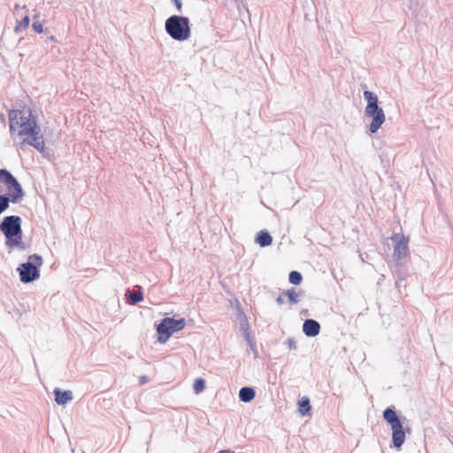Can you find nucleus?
<instances>
[{"label":"nucleus","instance_id":"1","mask_svg":"<svg viewBox=\"0 0 453 453\" xmlns=\"http://www.w3.org/2000/svg\"><path fill=\"white\" fill-rule=\"evenodd\" d=\"M8 117L12 138L21 139L20 148L27 144L42 153L45 149L43 134L31 109L23 107L21 110H11Z\"/></svg>","mask_w":453,"mask_h":453},{"label":"nucleus","instance_id":"2","mask_svg":"<svg viewBox=\"0 0 453 453\" xmlns=\"http://www.w3.org/2000/svg\"><path fill=\"white\" fill-rule=\"evenodd\" d=\"M0 231L4 235L5 245L9 249L17 248L20 250H25V244L22 242L21 218L19 216H6L0 223Z\"/></svg>","mask_w":453,"mask_h":453},{"label":"nucleus","instance_id":"3","mask_svg":"<svg viewBox=\"0 0 453 453\" xmlns=\"http://www.w3.org/2000/svg\"><path fill=\"white\" fill-rule=\"evenodd\" d=\"M364 97L367 102L365 108V117L372 119L369 131L375 134L386 120V115L382 108L379 106V98L372 91H364Z\"/></svg>","mask_w":453,"mask_h":453},{"label":"nucleus","instance_id":"4","mask_svg":"<svg viewBox=\"0 0 453 453\" xmlns=\"http://www.w3.org/2000/svg\"><path fill=\"white\" fill-rule=\"evenodd\" d=\"M166 33L176 41H185L190 37L189 19L184 16L173 15L165 20Z\"/></svg>","mask_w":453,"mask_h":453},{"label":"nucleus","instance_id":"5","mask_svg":"<svg viewBox=\"0 0 453 453\" xmlns=\"http://www.w3.org/2000/svg\"><path fill=\"white\" fill-rule=\"evenodd\" d=\"M383 418L391 426L393 446L400 449L405 441V433L399 417L393 407H388L383 411Z\"/></svg>","mask_w":453,"mask_h":453},{"label":"nucleus","instance_id":"6","mask_svg":"<svg viewBox=\"0 0 453 453\" xmlns=\"http://www.w3.org/2000/svg\"><path fill=\"white\" fill-rule=\"evenodd\" d=\"M42 265V257L37 254L28 257L26 263H22L18 267L20 281L23 283H30L40 277L39 268Z\"/></svg>","mask_w":453,"mask_h":453},{"label":"nucleus","instance_id":"7","mask_svg":"<svg viewBox=\"0 0 453 453\" xmlns=\"http://www.w3.org/2000/svg\"><path fill=\"white\" fill-rule=\"evenodd\" d=\"M185 326V319L164 318L157 326V341L165 343L173 333L182 330Z\"/></svg>","mask_w":453,"mask_h":453},{"label":"nucleus","instance_id":"8","mask_svg":"<svg viewBox=\"0 0 453 453\" xmlns=\"http://www.w3.org/2000/svg\"><path fill=\"white\" fill-rule=\"evenodd\" d=\"M394 243L393 260L397 266H403L409 258V238L403 234H394L391 236Z\"/></svg>","mask_w":453,"mask_h":453},{"label":"nucleus","instance_id":"9","mask_svg":"<svg viewBox=\"0 0 453 453\" xmlns=\"http://www.w3.org/2000/svg\"><path fill=\"white\" fill-rule=\"evenodd\" d=\"M5 185L7 186L10 193V202L16 203L22 199L25 195L24 191L17 179L12 174L7 176Z\"/></svg>","mask_w":453,"mask_h":453},{"label":"nucleus","instance_id":"10","mask_svg":"<svg viewBox=\"0 0 453 453\" xmlns=\"http://www.w3.org/2000/svg\"><path fill=\"white\" fill-rule=\"evenodd\" d=\"M303 331L306 336L314 337L319 334L320 325L318 321L309 319L303 322Z\"/></svg>","mask_w":453,"mask_h":453},{"label":"nucleus","instance_id":"11","mask_svg":"<svg viewBox=\"0 0 453 453\" xmlns=\"http://www.w3.org/2000/svg\"><path fill=\"white\" fill-rule=\"evenodd\" d=\"M240 326L241 330L243 332V336L247 341L248 344L250 345L251 350L255 353V355H257L256 344L254 342L253 338L250 335V327L245 315H243L242 319L240 321Z\"/></svg>","mask_w":453,"mask_h":453},{"label":"nucleus","instance_id":"12","mask_svg":"<svg viewBox=\"0 0 453 453\" xmlns=\"http://www.w3.org/2000/svg\"><path fill=\"white\" fill-rule=\"evenodd\" d=\"M55 401L58 405H65L73 399V393L70 390L62 391L57 388L53 391Z\"/></svg>","mask_w":453,"mask_h":453},{"label":"nucleus","instance_id":"13","mask_svg":"<svg viewBox=\"0 0 453 453\" xmlns=\"http://www.w3.org/2000/svg\"><path fill=\"white\" fill-rule=\"evenodd\" d=\"M256 392L252 388L243 387L239 391V398L244 403H249L255 398Z\"/></svg>","mask_w":453,"mask_h":453},{"label":"nucleus","instance_id":"14","mask_svg":"<svg viewBox=\"0 0 453 453\" xmlns=\"http://www.w3.org/2000/svg\"><path fill=\"white\" fill-rule=\"evenodd\" d=\"M256 242L261 246V247H266L272 244L273 238L270 235V234L266 231H260L257 237Z\"/></svg>","mask_w":453,"mask_h":453},{"label":"nucleus","instance_id":"15","mask_svg":"<svg viewBox=\"0 0 453 453\" xmlns=\"http://www.w3.org/2000/svg\"><path fill=\"white\" fill-rule=\"evenodd\" d=\"M299 411L302 416L308 415L311 411L310 400L307 397H303L301 401L298 402Z\"/></svg>","mask_w":453,"mask_h":453},{"label":"nucleus","instance_id":"16","mask_svg":"<svg viewBox=\"0 0 453 453\" xmlns=\"http://www.w3.org/2000/svg\"><path fill=\"white\" fill-rule=\"evenodd\" d=\"M143 298V295L140 291H128V302L130 304H136Z\"/></svg>","mask_w":453,"mask_h":453},{"label":"nucleus","instance_id":"17","mask_svg":"<svg viewBox=\"0 0 453 453\" xmlns=\"http://www.w3.org/2000/svg\"><path fill=\"white\" fill-rule=\"evenodd\" d=\"M283 295H286L288 298V301L291 304H296L300 302L299 295L296 293L295 288L288 289L283 292Z\"/></svg>","mask_w":453,"mask_h":453},{"label":"nucleus","instance_id":"18","mask_svg":"<svg viewBox=\"0 0 453 453\" xmlns=\"http://www.w3.org/2000/svg\"><path fill=\"white\" fill-rule=\"evenodd\" d=\"M303 276L302 274L297 271H292L289 273L288 280L290 283L294 285H299L302 282Z\"/></svg>","mask_w":453,"mask_h":453},{"label":"nucleus","instance_id":"19","mask_svg":"<svg viewBox=\"0 0 453 453\" xmlns=\"http://www.w3.org/2000/svg\"><path fill=\"white\" fill-rule=\"evenodd\" d=\"M30 23V19L28 16H25L20 21H19L18 25L15 27V33H19L22 29H26L28 27Z\"/></svg>","mask_w":453,"mask_h":453},{"label":"nucleus","instance_id":"20","mask_svg":"<svg viewBox=\"0 0 453 453\" xmlns=\"http://www.w3.org/2000/svg\"><path fill=\"white\" fill-rule=\"evenodd\" d=\"M193 388L196 394L203 392L205 388V380L202 378L196 379Z\"/></svg>","mask_w":453,"mask_h":453},{"label":"nucleus","instance_id":"21","mask_svg":"<svg viewBox=\"0 0 453 453\" xmlns=\"http://www.w3.org/2000/svg\"><path fill=\"white\" fill-rule=\"evenodd\" d=\"M10 199L6 195H0V214L9 208Z\"/></svg>","mask_w":453,"mask_h":453},{"label":"nucleus","instance_id":"22","mask_svg":"<svg viewBox=\"0 0 453 453\" xmlns=\"http://www.w3.org/2000/svg\"><path fill=\"white\" fill-rule=\"evenodd\" d=\"M11 174L12 173L7 170L0 169V181L2 180L5 184L7 176H10Z\"/></svg>","mask_w":453,"mask_h":453},{"label":"nucleus","instance_id":"23","mask_svg":"<svg viewBox=\"0 0 453 453\" xmlns=\"http://www.w3.org/2000/svg\"><path fill=\"white\" fill-rule=\"evenodd\" d=\"M32 27L35 32L39 33V34L42 33V31H43V26L40 22H34L32 25Z\"/></svg>","mask_w":453,"mask_h":453},{"label":"nucleus","instance_id":"24","mask_svg":"<svg viewBox=\"0 0 453 453\" xmlns=\"http://www.w3.org/2000/svg\"><path fill=\"white\" fill-rule=\"evenodd\" d=\"M285 343L288 345V347L289 348V349H296V342L294 339L292 338H288L287 339V341L285 342Z\"/></svg>","mask_w":453,"mask_h":453},{"label":"nucleus","instance_id":"25","mask_svg":"<svg viewBox=\"0 0 453 453\" xmlns=\"http://www.w3.org/2000/svg\"><path fill=\"white\" fill-rule=\"evenodd\" d=\"M173 3L176 6V9L179 12H181L182 11V3L181 0H173Z\"/></svg>","mask_w":453,"mask_h":453},{"label":"nucleus","instance_id":"26","mask_svg":"<svg viewBox=\"0 0 453 453\" xmlns=\"http://www.w3.org/2000/svg\"><path fill=\"white\" fill-rule=\"evenodd\" d=\"M148 381L147 376L143 375L140 377V383L145 384Z\"/></svg>","mask_w":453,"mask_h":453},{"label":"nucleus","instance_id":"27","mask_svg":"<svg viewBox=\"0 0 453 453\" xmlns=\"http://www.w3.org/2000/svg\"><path fill=\"white\" fill-rule=\"evenodd\" d=\"M276 302H277L278 304L280 305V304L284 303V299H283L282 296H278L277 299H276Z\"/></svg>","mask_w":453,"mask_h":453},{"label":"nucleus","instance_id":"28","mask_svg":"<svg viewBox=\"0 0 453 453\" xmlns=\"http://www.w3.org/2000/svg\"><path fill=\"white\" fill-rule=\"evenodd\" d=\"M218 453H234V452L229 449H221V450L218 451Z\"/></svg>","mask_w":453,"mask_h":453}]
</instances>
